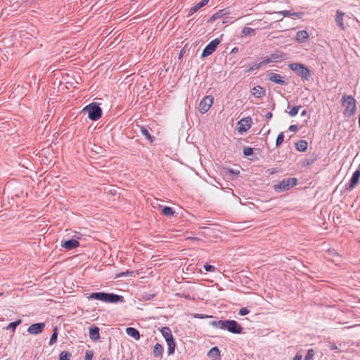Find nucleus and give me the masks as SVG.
I'll list each match as a JSON object with an SVG mask.
<instances>
[{
	"instance_id": "nucleus-34",
	"label": "nucleus",
	"mask_w": 360,
	"mask_h": 360,
	"mask_svg": "<svg viewBox=\"0 0 360 360\" xmlns=\"http://www.w3.org/2000/svg\"><path fill=\"white\" fill-rule=\"evenodd\" d=\"M21 323V320L19 319L16 321H14V322H12V323H10L8 324V326H7V329H12L13 331L15 330V328L20 325Z\"/></svg>"
},
{
	"instance_id": "nucleus-9",
	"label": "nucleus",
	"mask_w": 360,
	"mask_h": 360,
	"mask_svg": "<svg viewBox=\"0 0 360 360\" xmlns=\"http://www.w3.org/2000/svg\"><path fill=\"white\" fill-rule=\"evenodd\" d=\"M238 131L239 133L242 134L245 131H247L251 127V118L246 117L240 120L238 122Z\"/></svg>"
},
{
	"instance_id": "nucleus-45",
	"label": "nucleus",
	"mask_w": 360,
	"mask_h": 360,
	"mask_svg": "<svg viewBox=\"0 0 360 360\" xmlns=\"http://www.w3.org/2000/svg\"><path fill=\"white\" fill-rule=\"evenodd\" d=\"M278 13L281 14L284 17L291 15V12L290 11H282L278 12Z\"/></svg>"
},
{
	"instance_id": "nucleus-30",
	"label": "nucleus",
	"mask_w": 360,
	"mask_h": 360,
	"mask_svg": "<svg viewBox=\"0 0 360 360\" xmlns=\"http://www.w3.org/2000/svg\"><path fill=\"white\" fill-rule=\"evenodd\" d=\"M242 33L245 36H250L252 34H255V30L251 27H245L242 31Z\"/></svg>"
},
{
	"instance_id": "nucleus-24",
	"label": "nucleus",
	"mask_w": 360,
	"mask_h": 360,
	"mask_svg": "<svg viewBox=\"0 0 360 360\" xmlns=\"http://www.w3.org/2000/svg\"><path fill=\"white\" fill-rule=\"evenodd\" d=\"M163 348L162 346L159 344L156 343L153 348V354L155 357L160 356L162 354Z\"/></svg>"
},
{
	"instance_id": "nucleus-21",
	"label": "nucleus",
	"mask_w": 360,
	"mask_h": 360,
	"mask_svg": "<svg viewBox=\"0 0 360 360\" xmlns=\"http://www.w3.org/2000/svg\"><path fill=\"white\" fill-rule=\"evenodd\" d=\"M251 92H252V95H254L255 97H257V98L262 97V96H264V94H265V90L259 86L253 87L252 89Z\"/></svg>"
},
{
	"instance_id": "nucleus-27",
	"label": "nucleus",
	"mask_w": 360,
	"mask_h": 360,
	"mask_svg": "<svg viewBox=\"0 0 360 360\" xmlns=\"http://www.w3.org/2000/svg\"><path fill=\"white\" fill-rule=\"evenodd\" d=\"M226 321H214L211 322V325L214 327L219 328L221 329L225 328Z\"/></svg>"
},
{
	"instance_id": "nucleus-54",
	"label": "nucleus",
	"mask_w": 360,
	"mask_h": 360,
	"mask_svg": "<svg viewBox=\"0 0 360 360\" xmlns=\"http://www.w3.org/2000/svg\"><path fill=\"white\" fill-rule=\"evenodd\" d=\"M269 27V25H266V24H264V29H267Z\"/></svg>"
},
{
	"instance_id": "nucleus-7",
	"label": "nucleus",
	"mask_w": 360,
	"mask_h": 360,
	"mask_svg": "<svg viewBox=\"0 0 360 360\" xmlns=\"http://www.w3.org/2000/svg\"><path fill=\"white\" fill-rule=\"evenodd\" d=\"M225 328L229 332L239 334L242 331V327L234 320H226Z\"/></svg>"
},
{
	"instance_id": "nucleus-18",
	"label": "nucleus",
	"mask_w": 360,
	"mask_h": 360,
	"mask_svg": "<svg viewBox=\"0 0 360 360\" xmlns=\"http://www.w3.org/2000/svg\"><path fill=\"white\" fill-rule=\"evenodd\" d=\"M309 38V34L306 30H300L297 32L296 40L300 43H303Z\"/></svg>"
},
{
	"instance_id": "nucleus-29",
	"label": "nucleus",
	"mask_w": 360,
	"mask_h": 360,
	"mask_svg": "<svg viewBox=\"0 0 360 360\" xmlns=\"http://www.w3.org/2000/svg\"><path fill=\"white\" fill-rule=\"evenodd\" d=\"M224 15L223 11H219V12L213 14L210 18L209 19V22H214L217 19L222 18Z\"/></svg>"
},
{
	"instance_id": "nucleus-1",
	"label": "nucleus",
	"mask_w": 360,
	"mask_h": 360,
	"mask_svg": "<svg viewBox=\"0 0 360 360\" xmlns=\"http://www.w3.org/2000/svg\"><path fill=\"white\" fill-rule=\"evenodd\" d=\"M341 104L344 108L343 115L345 117H351L356 112V101L351 95H343L340 100Z\"/></svg>"
},
{
	"instance_id": "nucleus-20",
	"label": "nucleus",
	"mask_w": 360,
	"mask_h": 360,
	"mask_svg": "<svg viewBox=\"0 0 360 360\" xmlns=\"http://www.w3.org/2000/svg\"><path fill=\"white\" fill-rule=\"evenodd\" d=\"M270 56H271L273 62H277V61L282 60L285 59V54L281 51H276L274 52L273 53H271Z\"/></svg>"
},
{
	"instance_id": "nucleus-56",
	"label": "nucleus",
	"mask_w": 360,
	"mask_h": 360,
	"mask_svg": "<svg viewBox=\"0 0 360 360\" xmlns=\"http://www.w3.org/2000/svg\"><path fill=\"white\" fill-rule=\"evenodd\" d=\"M275 172H276V171H275V169H271V172H270V173H271V174H274Z\"/></svg>"
},
{
	"instance_id": "nucleus-35",
	"label": "nucleus",
	"mask_w": 360,
	"mask_h": 360,
	"mask_svg": "<svg viewBox=\"0 0 360 360\" xmlns=\"http://www.w3.org/2000/svg\"><path fill=\"white\" fill-rule=\"evenodd\" d=\"M315 355V352L313 349H309L307 352L304 360H311Z\"/></svg>"
},
{
	"instance_id": "nucleus-51",
	"label": "nucleus",
	"mask_w": 360,
	"mask_h": 360,
	"mask_svg": "<svg viewBox=\"0 0 360 360\" xmlns=\"http://www.w3.org/2000/svg\"><path fill=\"white\" fill-rule=\"evenodd\" d=\"M229 172L231 173V174H239V172L238 171L237 172H235L232 169H229Z\"/></svg>"
},
{
	"instance_id": "nucleus-14",
	"label": "nucleus",
	"mask_w": 360,
	"mask_h": 360,
	"mask_svg": "<svg viewBox=\"0 0 360 360\" xmlns=\"http://www.w3.org/2000/svg\"><path fill=\"white\" fill-rule=\"evenodd\" d=\"M269 79L272 82L281 85H285L286 84L280 75L274 72H271L269 74Z\"/></svg>"
},
{
	"instance_id": "nucleus-47",
	"label": "nucleus",
	"mask_w": 360,
	"mask_h": 360,
	"mask_svg": "<svg viewBox=\"0 0 360 360\" xmlns=\"http://www.w3.org/2000/svg\"><path fill=\"white\" fill-rule=\"evenodd\" d=\"M290 131L295 132L297 131V125H290L288 129Z\"/></svg>"
},
{
	"instance_id": "nucleus-43",
	"label": "nucleus",
	"mask_w": 360,
	"mask_h": 360,
	"mask_svg": "<svg viewBox=\"0 0 360 360\" xmlns=\"http://www.w3.org/2000/svg\"><path fill=\"white\" fill-rule=\"evenodd\" d=\"M327 347L331 349V350H337L338 349V347H337V345L333 343V342H328V345H327Z\"/></svg>"
},
{
	"instance_id": "nucleus-58",
	"label": "nucleus",
	"mask_w": 360,
	"mask_h": 360,
	"mask_svg": "<svg viewBox=\"0 0 360 360\" xmlns=\"http://www.w3.org/2000/svg\"><path fill=\"white\" fill-rule=\"evenodd\" d=\"M237 48L233 49V51H236Z\"/></svg>"
},
{
	"instance_id": "nucleus-49",
	"label": "nucleus",
	"mask_w": 360,
	"mask_h": 360,
	"mask_svg": "<svg viewBox=\"0 0 360 360\" xmlns=\"http://www.w3.org/2000/svg\"><path fill=\"white\" fill-rule=\"evenodd\" d=\"M272 117V113L270 112H268L266 114V118L267 120H269Z\"/></svg>"
},
{
	"instance_id": "nucleus-42",
	"label": "nucleus",
	"mask_w": 360,
	"mask_h": 360,
	"mask_svg": "<svg viewBox=\"0 0 360 360\" xmlns=\"http://www.w3.org/2000/svg\"><path fill=\"white\" fill-rule=\"evenodd\" d=\"M304 15V13L303 12H300V13H291V15L290 16H293V17H295L297 18H302Z\"/></svg>"
},
{
	"instance_id": "nucleus-19",
	"label": "nucleus",
	"mask_w": 360,
	"mask_h": 360,
	"mask_svg": "<svg viewBox=\"0 0 360 360\" xmlns=\"http://www.w3.org/2000/svg\"><path fill=\"white\" fill-rule=\"evenodd\" d=\"M126 333L129 336L134 338L136 340L140 339L139 332L134 328H127Z\"/></svg>"
},
{
	"instance_id": "nucleus-31",
	"label": "nucleus",
	"mask_w": 360,
	"mask_h": 360,
	"mask_svg": "<svg viewBox=\"0 0 360 360\" xmlns=\"http://www.w3.org/2000/svg\"><path fill=\"white\" fill-rule=\"evenodd\" d=\"M301 108V105H295V106H293L290 110L288 112V114L291 116V117H294L295 115H297L298 112H299V110Z\"/></svg>"
},
{
	"instance_id": "nucleus-28",
	"label": "nucleus",
	"mask_w": 360,
	"mask_h": 360,
	"mask_svg": "<svg viewBox=\"0 0 360 360\" xmlns=\"http://www.w3.org/2000/svg\"><path fill=\"white\" fill-rule=\"evenodd\" d=\"M162 213L165 216L171 217V216H172L174 214V212L173 211V210L171 207H165L162 210Z\"/></svg>"
},
{
	"instance_id": "nucleus-23",
	"label": "nucleus",
	"mask_w": 360,
	"mask_h": 360,
	"mask_svg": "<svg viewBox=\"0 0 360 360\" xmlns=\"http://www.w3.org/2000/svg\"><path fill=\"white\" fill-rule=\"evenodd\" d=\"M295 146L297 150L304 152L307 149L308 143L305 140H300Z\"/></svg>"
},
{
	"instance_id": "nucleus-59",
	"label": "nucleus",
	"mask_w": 360,
	"mask_h": 360,
	"mask_svg": "<svg viewBox=\"0 0 360 360\" xmlns=\"http://www.w3.org/2000/svg\"><path fill=\"white\" fill-rule=\"evenodd\" d=\"M237 48L233 49V51H236Z\"/></svg>"
},
{
	"instance_id": "nucleus-4",
	"label": "nucleus",
	"mask_w": 360,
	"mask_h": 360,
	"mask_svg": "<svg viewBox=\"0 0 360 360\" xmlns=\"http://www.w3.org/2000/svg\"><path fill=\"white\" fill-rule=\"evenodd\" d=\"M290 68L297 72V74L305 80H308L311 77L309 70L304 65L300 63H292L289 65Z\"/></svg>"
},
{
	"instance_id": "nucleus-60",
	"label": "nucleus",
	"mask_w": 360,
	"mask_h": 360,
	"mask_svg": "<svg viewBox=\"0 0 360 360\" xmlns=\"http://www.w3.org/2000/svg\"><path fill=\"white\" fill-rule=\"evenodd\" d=\"M2 295H3V293H2V292H0V296H1Z\"/></svg>"
},
{
	"instance_id": "nucleus-61",
	"label": "nucleus",
	"mask_w": 360,
	"mask_h": 360,
	"mask_svg": "<svg viewBox=\"0 0 360 360\" xmlns=\"http://www.w3.org/2000/svg\"><path fill=\"white\" fill-rule=\"evenodd\" d=\"M1 17V13H0V18Z\"/></svg>"
},
{
	"instance_id": "nucleus-3",
	"label": "nucleus",
	"mask_w": 360,
	"mask_h": 360,
	"mask_svg": "<svg viewBox=\"0 0 360 360\" xmlns=\"http://www.w3.org/2000/svg\"><path fill=\"white\" fill-rule=\"evenodd\" d=\"M161 333L165 338L168 346V354H172L174 353L176 344L172 333V331L168 327H163L161 329Z\"/></svg>"
},
{
	"instance_id": "nucleus-22",
	"label": "nucleus",
	"mask_w": 360,
	"mask_h": 360,
	"mask_svg": "<svg viewBox=\"0 0 360 360\" xmlns=\"http://www.w3.org/2000/svg\"><path fill=\"white\" fill-rule=\"evenodd\" d=\"M122 298L123 297L122 296H120L117 295L107 293L105 302L115 303V302H117Z\"/></svg>"
},
{
	"instance_id": "nucleus-32",
	"label": "nucleus",
	"mask_w": 360,
	"mask_h": 360,
	"mask_svg": "<svg viewBox=\"0 0 360 360\" xmlns=\"http://www.w3.org/2000/svg\"><path fill=\"white\" fill-rule=\"evenodd\" d=\"M57 337H58V333H57V329L56 328H54L53 330V332L51 335V339H50V341H49V345H52L53 344H55L57 341Z\"/></svg>"
},
{
	"instance_id": "nucleus-10",
	"label": "nucleus",
	"mask_w": 360,
	"mask_h": 360,
	"mask_svg": "<svg viewBox=\"0 0 360 360\" xmlns=\"http://www.w3.org/2000/svg\"><path fill=\"white\" fill-rule=\"evenodd\" d=\"M45 328L44 323H37L30 325L27 328V332L31 335H38L42 333Z\"/></svg>"
},
{
	"instance_id": "nucleus-38",
	"label": "nucleus",
	"mask_w": 360,
	"mask_h": 360,
	"mask_svg": "<svg viewBox=\"0 0 360 360\" xmlns=\"http://www.w3.org/2000/svg\"><path fill=\"white\" fill-rule=\"evenodd\" d=\"M273 62L271 56L270 57H266L262 61H261L259 63V66H264V65L266 64H268L269 63H271Z\"/></svg>"
},
{
	"instance_id": "nucleus-2",
	"label": "nucleus",
	"mask_w": 360,
	"mask_h": 360,
	"mask_svg": "<svg viewBox=\"0 0 360 360\" xmlns=\"http://www.w3.org/2000/svg\"><path fill=\"white\" fill-rule=\"evenodd\" d=\"M83 111L88 112L89 118L96 121L101 117L102 110L96 103H91L83 108Z\"/></svg>"
},
{
	"instance_id": "nucleus-36",
	"label": "nucleus",
	"mask_w": 360,
	"mask_h": 360,
	"mask_svg": "<svg viewBox=\"0 0 360 360\" xmlns=\"http://www.w3.org/2000/svg\"><path fill=\"white\" fill-rule=\"evenodd\" d=\"M283 139H284V135L283 133H280L278 136H277V139H276V146H279L283 141Z\"/></svg>"
},
{
	"instance_id": "nucleus-15",
	"label": "nucleus",
	"mask_w": 360,
	"mask_h": 360,
	"mask_svg": "<svg viewBox=\"0 0 360 360\" xmlns=\"http://www.w3.org/2000/svg\"><path fill=\"white\" fill-rule=\"evenodd\" d=\"M89 338L91 340L94 341H96L99 340L100 335H99V328L97 326L91 327L89 328Z\"/></svg>"
},
{
	"instance_id": "nucleus-5",
	"label": "nucleus",
	"mask_w": 360,
	"mask_h": 360,
	"mask_svg": "<svg viewBox=\"0 0 360 360\" xmlns=\"http://www.w3.org/2000/svg\"><path fill=\"white\" fill-rule=\"evenodd\" d=\"M297 183L296 178H290L282 180L279 184L274 185V190L276 192H281L288 190L290 188L295 186Z\"/></svg>"
},
{
	"instance_id": "nucleus-33",
	"label": "nucleus",
	"mask_w": 360,
	"mask_h": 360,
	"mask_svg": "<svg viewBox=\"0 0 360 360\" xmlns=\"http://www.w3.org/2000/svg\"><path fill=\"white\" fill-rule=\"evenodd\" d=\"M71 354L65 351H63L60 352L59 356V360H70Z\"/></svg>"
},
{
	"instance_id": "nucleus-57",
	"label": "nucleus",
	"mask_w": 360,
	"mask_h": 360,
	"mask_svg": "<svg viewBox=\"0 0 360 360\" xmlns=\"http://www.w3.org/2000/svg\"><path fill=\"white\" fill-rule=\"evenodd\" d=\"M359 127H360V114L359 115Z\"/></svg>"
},
{
	"instance_id": "nucleus-8",
	"label": "nucleus",
	"mask_w": 360,
	"mask_h": 360,
	"mask_svg": "<svg viewBox=\"0 0 360 360\" xmlns=\"http://www.w3.org/2000/svg\"><path fill=\"white\" fill-rule=\"evenodd\" d=\"M220 41L218 39H213L210 41L202 51V57H207L211 55L217 49Z\"/></svg>"
},
{
	"instance_id": "nucleus-37",
	"label": "nucleus",
	"mask_w": 360,
	"mask_h": 360,
	"mask_svg": "<svg viewBox=\"0 0 360 360\" xmlns=\"http://www.w3.org/2000/svg\"><path fill=\"white\" fill-rule=\"evenodd\" d=\"M205 271H217V268L212 265L205 264L203 266Z\"/></svg>"
},
{
	"instance_id": "nucleus-17",
	"label": "nucleus",
	"mask_w": 360,
	"mask_h": 360,
	"mask_svg": "<svg viewBox=\"0 0 360 360\" xmlns=\"http://www.w3.org/2000/svg\"><path fill=\"white\" fill-rule=\"evenodd\" d=\"M209 0H202L199 3L196 4L195 6L191 7L189 10L188 15H191L195 13L200 8L205 6L208 3Z\"/></svg>"
},
{
	"instance_id": "nucleus-39",
	"label": "nucleus",
	"mask_w": 360,
	"mask_h": 360,
	"mask_svg": "<svg viewBox=\"0 0 360 360\" xmlns=\"http://www.w3.org/2000/svg\"><path fill=\"white\" fill-rule=\"evenodd\" d=\"M253 153V149L250 147H246L243 150V154L245 156L251 155Z\"/></svg>"
},
{
	"instance_id": "nucleus-25",
	"label": "nucleus",
	"mask_w": 360,
	"mask_h": 360,
	"mask_svg": "<svg viewBox=\"0 0 360 360\" xmlns=\"http://www.w3.org/2000/svg\"><path fill=\"white\" fill-rule=\"evenodd\" d=\"M140 131H141V134L143 136H144L146 137V139H147L150 143H152L153 141V137L150 135V134L149 133V131H148V129H146L143 127H141Z\"/></svg>"
},
{
	"instance_id": "nucleus-44",
	"label": "nucleus",
	"mask_w": 360,
	"mask_h": 360,
	"mask_svg": "<svg viewBox=\"0 0 360 360\" xmlns=\"http://www.w3.org/2000/svg\"><path fill=\"white\" fill-rule=\"evenodd\" d=\"M249 313V310L246 307H243L239 311V314L240 316H245Z\"/></svg>"
},
{
	"instance_id": "nucleus-11",
	"label": "nucleus",
	"mask_w": 360,
	"mask_h": 360,
	"mask_svg": "<svg viewBox=\"0 0 360 360\" xmlns=\"http://www.w3.org/2000/svg\"><path fill=\"white\" fill-rule=\"evenodd\" d=\"M360 179V169H356L352 174L350 183L348 187L349 191L354 189L359 184Z\"/></svg>"
},
{
	"instance_id": "nucleus-12",
	"label": "nucleus",
	"mask_w": 360,
	"mask_h": 360,
	"mask_svg": "<svg viewBox=\"0 0 360 360\" xmlns=\"http://www.w3.org/2000/svg\"><path fill=\"white\" fill-rule=\"evenodd\" d=\"M79 243L77 240L75 239H70L68 240H66L65 242H63L61 244V246L68 250L75 249L77 247H79Z\"/></svg>"
},
{
	"instance_id": "nucleus-26",
	"label": "nucleus",
	"mask_w": 360,
	"mask_h": 360,
	"mask_svg": "<svg viewBox=\"0 0 360 360\" xmlns=\"http://www.w3.org/2000/svg\"><path fill=\"white\" fill-rule=\"evenodd\" d=\"M208 356L212 357H219L220 356V351L217 347H212L208 352Z\"/></svg>"
},
{
	"instance_id": "nucleus-13",
	"label": "nucleus",
	"mask_w": 360,
	"mask_h": 360,
	"mask_svg": "<svg viewBox=\"0 0 360 360\" xmlns=\"http://www.w3.org/2000/svg\"><path fill=\"white\" fill-rule=\"evenodd\" d=\"M345 13L338 10L336 11V15H335V22L338 27H340L342 30H345L346 27L343 22V17L345 15Z\"/></svg>"
},
{
	"instance_id": "nucleus-46",
	"label": "nucleus",
	"mask_w": 360,
	"mask_h": 360,
	"mask_svg": "<svg viewBox=\"0 0 360 360\" xmlns=\"http://www.w3.org/2000/svg\"><path fill=\"white\" fill-rule=\"evenodd\" d=\"M259 68H261V66H259V63H258V64H256V65H254L250 67L248 70L249 71H253V70H257V69H258Z\"/></svg>"
},
{
	"instance_id": "nucleus-41",
	"label": "nucleus",
	"mask_w": 360,
	"mask_h": 360,
	"mask_svg": "<svg viewBox=\"0 0 360 360\" xmlns=\"http://www.w3.org/2000/svg\"><path fill=\"white\" fill-rule=\"evenodd\" d=\"M193 316L194 318H198V319H206V318L212 317L211 316L204 315V314H194L193 315Z\"/></svg>"
},
{
	"instance_id": "nucleus-16",
	"label": "nucleus",
	"mask_w": 360,
	"mask_h": 360,
	"mask_svg": "<svg viewBox=\"0 0 360 360\" xmlns=\"http://www.w3.org/2000/svg\"><path fill=\"white\" fill-rule=\"evenodd\" d=\"M106 297L107 293L105 292H93L88 297V298L89 300H98L105 302Z\"/></svg>"
},
{
	"instance_id": "nucleus-40",
	"label": "nucleus",
	"mask_w": 360,
	"mask_h": 360,
	"mask_svg": "<svg viewBox=\"0 0 360 360\" xmlns=\"http://www.w3.org/2000/svg\"><path fill=\"white\" fill-rule=\"evenodd\" d=\"M94 354L92 351H87L85 354L84 360H91Z\"/></svg>"
},
{
	"instance_id": "nucleus-50",
	"label": "nucleus",
	"mask_w": 360,
	"mask_h": 360,
	"mask_svg": "<svg viewBox=\"0 0 360 360\" xmlns=\"http://www.w3.org/2000/svg\"><path fill=\"white\" fill-rule=\"evenodd\" d=\"M129 274H131V272H129V271L122 272L120 274H119L118 276H127Z\"/></svg>"
},
{
	"instance_id": "nucleus-6",
	"label": "nucleus",
	"mask_w": 360,
	"mask_h": 360,
	"mask_svg": "<svg viewBox=\"0 0 360 360\" xmlns=\"http://www.w3.org/2000/svg\"><path fill=\"white\" fill-rule=\"evenodd\" d=\"M213 100L214 98L212 96H207L204 97L199 104L198 110L202 114L207 112L212 106Z\"/></svg>"
},
{
	"instance_id": "nucleus-52",
	"label": "nucleus",
	"mask_w": 360,
	"mask_h": 360,
	"mask_svg": "<svg viewBox=\"0 0 360 360\" xmlns=\"http://www.w3.org/2000/svg\"><path fill=\"white\" fill-rule=\"evenodd\" d=\"M307 111H306V110H303V111L302 112V113H301V115H302V116H305V115H307Z\"/></svg>"
},
{
	"instance_id": "nucleus-48",
	"label": "nucleus",
	"mask_w": 360,
	"mask_h": 360,
	"mask_svg": "<svg viewBox=\"0 0 360 360\" xmlns=\"http://www.w3.org/2000/svg\"><path fill=\"white\" fill-rule=\"evenodd\" d=\"M302 355L300 353H297L296 355L293 357L292 360H302Z\"/></svg>"
},
{
	"instance_id": "nucleus-55",
	"label": "nucleus",
	"mask_w": 360,
	"mask_h": 360,
	"mask_svg": "<svg viewBox=\"0 0 360 360\" xmlns=\"http://www.w3.org/2000/svg\"><path fill=\"white\" fill-rule=\"evenodd\" d=\"M269 27V25H266V24H264V29H267Z\"/></svg>"
},
{
	"instance_id": "nucleus-53",
	"label": "nucleus",
	"mask_w": 360,
	"mask_h": 360,
	"mask_svg": "<svg viewBox=\"0 0 360 360\" xmlns=\"http://www.w3.org/2000/svg\"><path fill=\"white\" fill-rule=\"evenodd\" d=\"M187 239H191V240H199V238H188Z\"/></svg>"
}]
</instances>
